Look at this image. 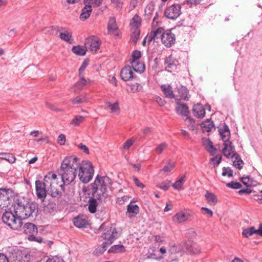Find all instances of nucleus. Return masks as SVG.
Here are the masks:
<instances>
[{
	"instance_id": "1",
	"label": "nucleus",
	"mask_w": 262,
	"mask_h": 262,
	"mask_svg": "<svg viewBox=\"0 0 262 262\" xmlns=\"http://www.w3.org/2000/svg\"><path fill=\"white\" fill-rule=\"evenodd\" d=\"M79 166V160L74 156L67 157L62 162L59 174L64 185H68L75 180L76 172Z\"/></svg>"
},
{
	"instance_id": "2",
	"label": "nucleus",
	"mask_w": 262,
	"mask_h": 262,
	"mask_svg": "<svg viewBox=\"0 0 262 262\" xmlns=\"http://www.w3.org/2000/svg\"><path fill=\"white\" fill-rule=\"evenodd\" d=\"M12 206L14 213L21 221L32 216L33 213L37 210L36 203H29L24 198L15 199Z\"/></svg>"
},
{
	"instance_id": "3",
	"label": "nucleus",
	"mask_w": 262,
	"mask_h": 262,
	"mask_svg": "<svg viewBox=\"0 0 262 262\" xmlns=\"http://www.w3.org/2000/svg\"><path fill=\"white\" fill-rule=\"evenodd\" d=\"M112 185V180L107 176L97 175L93 185L92 190V195L95 194L102 196L104 198L108 196V189Z\"/></svg>"
},
{
	"instance_id": "4",
	"label": "nucleus",
	"mask_w": 262,
	"mask_h": 262,
	"mask_svg": "<svg viewBox=\"0 0 262 262\" xmlns=\"http://www.w3.org/2000/svg\"><path fill=\"white\" fill-rule=\"evenodd\" d=\"M78 176L80 181L84 184L89 183L93 178L94 174V167L92 163L87 160L79 163L78 168Z\"/></svg>"
},
{
	"instance_id": "5",
	"label": "nucleus",
	"mask_w": 262,
	"mask_h": 262,
	"mask_svg": "<svg viewBox=\"0 0 262 262\" xmlns=\"http://www.w3.org/2000/svg\"><path fill=\"white\" fill-rule=\"evenodd\" d=\"M4 223L13 230H18L23 225V222L16 214L11 211H5L2 216Z\"/></svg>"
},
{
	"instance_id": "6",
	"label": "nucleus",
	"mask_w": 262,
	"mask_h": 262,
	"mask_svg": "<svg viewBox=\"0 0 262 262\" xmlns=\"http://www.w3.org/2000/svg\"><path fill=\"white\" fill-rule=\"evenodd\" d=\"M7 252L14 262H28L30 255L25 250H19L16 247H9Z\"/></svg>"
},
{
	"instance_id": "7",
	"label": "nucleus",
	"mask_w": 262,
	"mask_h": 262,
	"mask_svg": "<svg viewBox=\"0 0 262 262\" xmlns=\"http://www.w3.org/2000/svg\"><path fill=\"white\" fill-rule=\"evenodd\" d=\"M181 246L183 250L191 255L198 254L201 251L200 246L191 241L182 242Z\"/></svg>"
},
{
	"instance_id": "8",
	"label": "nucleus",
	"mask_w": 262,
	"mask_h": 262,
	"mask_svg": "<svg viewBox=\"0 0 262 262\" xmlns=\"http://www.w3.org/2000/svg\"><path fill=\"white\" fill-rule=\"evenodd\" d=\"M101 43L99 38L96 36H91L88 37L84 43L86 49L92 52L96 53L99 49Z\"/></svg>"
},
{
	"instance_id": "9",
	"label": "nucleus",
	"mask_w": 262,
	"mask_h": 262,
	"mask_svg": "<svg viewBox=\"0 0 262 262\" xmlns=\"http://www.w3.org/2000/svg\"><path fill=\"white\" fill-rule=\"evenodd\" d=\"M181 13V7L179 4H173L168 7L165 10V16L169 19H174Z\"/></svg>"
},
{
	"instance_id": "10",
	"label": "nucleus",
	"mask_w": 262,
	"mask_h": 262,
	"mask_svg": "<svg viewBox=\"0 0 262 262\" xmlns=\"http://www.w3.org/2000/svg\"><path fill=\"white\" fill-rule=\"evenodd\" d=\"M134 71L131 66H126L122 68L120 72V77L124 81L132 80L136 79L137 76L134 73Z\"/></svg>"
},
{
	"instance_id": "11",
	"label": "nucleus",
	"mask_w": 262,
	"mask_h": 262,
	"mask_svg": "<svg viewBox=\"0 0 262 262\" xmlns=\"http://www.w3.org/2000/svg\"><path fill=\"white\" fill-rule=\"evenodd\" d=\"M175 41V35L172 33L170 30H166L163 34L161 41L167 48L171 47L174 44Z\"/></svg>"
},
{
	"instance_id": "12",
	"label": "nucleus",
	"mask_w": 262,
	"mask_h": 262,
	"mask_svg": "<svg viewBox=\"0 0 262 262\" xmlns=\"http://www.w3.org/2000/svg\"><path fill=\"white\" fill-rule=\"evenodd\" d=\"M102 196L95 194V196L90 197L88 201V209L91 213H94L97 211V208L102 200Z\"/></svg>"
},
{
	"instance_id": "13",
	"label": "nucleus",
	"mask_w": 262,
	"mask_h": 262,
	"mask_svg": "<svg viewBox=\"0 0 262 262\" xmlns=\"http://www.w3.org/2000/svg\"><path fill=\"white\" fill-rule=\"evenodd\" d=\"M10 189L0 188V208L7 207L10 204Z\"/></svg>"
},
{
	"instance_id": "14",
	"label": "nucleus",
	"mask_w": 262,
	"mask_h": 262,
	"mask_svg": "<svg viewBox=\"0 0 262 262\" xmlns=\"http://www.w3.org/2000/svg\"><path fill=\"white\" fill-rule=\"evenodd\" d=\"M35 188L37 198L43 201L47 196V189H48L43 187L42 182L39 180L36 181Z\"/></svg>"
},
{
	"instance_id": "15",
	"label": "nucleus",
	"mask_w": 262,
	"mask_h": 262,
	"mask_svg": "<svg viewBox=\"0 0 262 262\" xmlns=\"http://www.w3.org/2000/svg\"><path fill=\"white\" fill-rule=\"evenodd\" d=\"M118 233L116 229L111 227L110 230H107L103 233V238L106 241L107 245H110L112 244L114 241L118 237Z\"/></svg>"
},
{
	"instance_id": "16",
	"label": "nucleus",
	"mask_w": 262,
	"mask_h": 262,
	"mask_svg": "<svg viewBox=\"0 0 262 262\" xmlns=\"http://www.w3.org/2000/svg\"><path fill=\"white\" fill-rule=\"evenodd\" d=\"M219 132L224 143H232L230 141V132L229 127L226 124H224L222 127L219 128Z\"/></svg>"
},
{
	"instance_id": "17",
	"label": "nucleus",
	"mask_w": 262,
	"mask_h": 262,
	"mask_svg": "<svg viewBox=\"0 0 262 262\" xmlns=\"http://www.w3.org/2000/svg\"><path fill=\"white\" fill-rule=\"evenodd\" d=\"M190 216L189 212L180 211L172 216V221L176 223H181L188 220Z\"/></svg>"
},
{
	"instance_id": "18",
	"label": "nucleus",
	"mask_w": 262,
	"mask_h": 262,
	"mask_svg": "<svg viewBox=\"0 0 262 262\" xmlns=\"http://www.w3.org/2000/svg\"><path fill=\"white\" fill-rule=\"evenodd\" d=\"M254 234H257L262 237V224L259 225V228L256 230L254 227L248 228L243 230L242 235L244 237H248Z\"/></svg>"
},
{
	"instance_id": "19",
	"label": "nucleus",
	"mask_w": 262,
	"mask_h": 262,
	"mask_svg": "<svg viewBox=\"0 0 262 262\" xmlns=\"http://www.w3.org/2000/svg\"><path fill=\"white\" fill-rule=\"evenodd\" d=\"M176 112L182 116H185L186 118H189V110L187 105L184 103H181L179 101L177 102L176 108Z\"/></svg>"
},
{
	"instance_id": "20",
	"label": "nucleus",
	"mask_w": 262,
	"mask_h": 262,
	"mask_svg": "<svg viewBox=\"0 0 262 262\" xmlns=\"http://www.w3.org/2000/svg\"><path fill=\"white\" fill-rule=\"evenodd\" d=\"M79 80L74 84L72 90L74 93L79 92L87 84V80L85 79L81 74H79Z\"/></svg>"
},
{
	"instance_id": "21",
	"label": "nucleus",
	"mask_w": 262,
	"mask_h": 262,
	"mask_svg": "<svg viewBox=\"0 0 262 262\" xmlns=\"http://www.w3.org/2000/svg\"><path fill=\"white\" fill-rule=\"evenodd\" d=\"M192 112L194 116L198 118H202L205 116V110L203 106L200 104H194Z\"/></svg>"
},
{
	"instance_id": "22",
	"label": "nucleus",
	"mask_w": 262,
	"mask_h": 262,
	"mask_svg": "<svg viewBox=\"0 0 262 262\" xmlns=\"http://www.w3.org/2000/svg\"><path fill=\"white\" fill-rule=\"evenodd\" d=\"M223 145L224 147L222 149V152L224 156L227 158H232V156L235 153L234 152L235 148L232 145V143H224Z\"/></svg>"
},
{
	"instance_id": "23",
	"label": "nucleus",
	"mask_w": 262,
	"mask_h": 262,
	"mask_svg": "<svg viewBox=\"0 0 262 262\" xmlns=\"http://www.w3.org/2000/svg\"><path fill=\"white\" fill-rule=\"evenodd\" d=\"M24 232L26 234L30 235L32 234H37L38 229L36 225L34 224L27 223L24 226Z\"/></svg>"
},
{
	"instance_id": "24",
	"label": "nucleus",
	"mask_w": 262,
	"mask_h": 262,
	"mask_svg": "<svg viewBox=\"0 0 262 262\" xmlns=\"http://www.w3.org/2000/svg\"><path fill=\"white\" fill-rule=\"evenodd\" d=\"M73 223L74 225L78 228H85L88 224V221L85 217L81 215L74 218Z\"/></svg>"
},
{
	"instance_id": "25",
	"label": "nucleus",
	"mask_w": 262,
	"mask_h": 262,
	"mask_svg": "<svg viewBox=\"0 0 262 262\" xmlns=\"http://www.w3.org/2000/svg\"><path fill=\"white\" fill-rule=\"evenodd\" d=\"M201 127L203 133H209L213 129H215L213 122L209 119H207L202 122Z\"/></svg>"
},
{
	"instance_id": "26",
	"label": "nucleus",
	"mask_w": 262,
	"mask_h": 262,
	"mask_svg": "<svg viewBox=\"0 0 262 262\" xmlns=\"http://www.w3.org/2000/svg\"><path fill=\"white\" fill-rule=\"evenodd\" d=\"M85 6L81 10V12L80 15V18L81 20H85L87 19L91 15L92 12V8L90 6L86 4H84Z\"/></svg>"
},
{
	"instance_id": "27",
	"label": "nucleus",
	"mask_w": 262,
	"mask_h": 262,
	"mask_svg": "<svg viewBox=\"0 0 262 262\" xmlns=\"http://www.w3.org/2000/svg\"><path fill=\"white\" fill-rule=\"evenodd\" d=\"M161 89L165 97L170 99L174 98L172 88L170 85L163 84L161 86Z\"/></svg>"
},
{
	"instance_id": "28",
	"label": "nucleus",
	"mask_w": 262,
	"mask_h": 262,
	"mask_svg": "<svg viewBox=\"0 0 262 262\" xmlns=\"http://www.w3.org/2000/svg\"><path fill=\"white\" fill-rule=\"evenodd\" d=\"M118 30V27L116 24V18L114 16L109 18L107 24V31L108 33H113Z\"/></svg>"
},
{
	"instance_id": "29",
	"label": "nucleus",
	"mask_w": 262,
	"mask_h": 262,
	"mask_svg": "<svg viewBox=\"0 0 262 262\" xmlns=\"http://www.w3.org/2000/svg\"><path fill=\"white\" fill-rule=\"evenodd\" d=\"M131 64V67L135 72L142 73L145 70V66L142 62L136 60H132Z\"/></svg>"
},
{
	"instance_id": "30",
	"label": "nucleus",
	"mask_w": 262,
	"mask_h": 262,
	"mask_svg": "<svg viewBox=\"0 0 262 262\" xmlns=\"http://www.w3.org/2000/svg\"><path fill=\"white\" fill-rule=\"evenodd\" d=\"M164 32L163 28H158L156 30L151 31V34L148 37V41L151 42L152 40H155L160 37L162 38Z\"/></svg>"
},
{
	"instance_id": "31",
	"label": "nucleus",
	"mask_w": 262,
	"mask_h": 262,
	"mask_svg": "<svg viewBox=\"0 0 262 262\" xmlns=\"http://www.w3.org/2000/svg\"><path fill=\"white\" fill-rule=\"evenodd\" d=\"M59 38L67 42L72 44L74 42V39L72 37V33L69 32L68 30L65 32H61L59 35Z\"/></svg>"
},
{
	"instance_id": "32",
	"label": "nucleus",
	"mask_w": 262,
	"mask_h": 262,
	"mask_svg": "<svg viewBox=\"0 0 262 262\" xmlns=\"http://www.w3.org/2000/svg\"><path fill=\"white\" fill-rule=\"evenodd\" d=\"M203 145L206 150L210 153L211 156H214L217 151V149L215 148L211 141L209 139H206L203 141Z\"/></svg>"
},
{
	"instance_id": "33",
	"label": "nucleus",
	"mask_w": 262,
	"mask_h": 262,
	"mask_svg": "<svg viewBox=\"0 0 262 262\" xmlns=\"http://www.w3.org/2000/svg\"><path fill=\"white\" fill-rule=\"evenodd\" d=\"M205 197L208 204L211 206H214L217 203V196L214 193L209 192L208 191H206Z\"/></svg>"
},
{
	"instance_id": "34",
	"label": "nucleus",
	"mask_w": 262,
	"mask_h": 262,
	"mask_svg": "<svg viewBox=\"0 0 262 262\" xmlns=\"http://www.w3.org/2000/svg\"><path fill=\"white\" fill-rule=\"evenodd\" d=\"M178 62L172 56H169L165 59L164 63L166 68L173 70L176 69Z\"/></svg>"
},
{
	"instance_id": "35",
	"label": "nucleus",
	"mask_w": 262,
	"mask_h": 262,
	"mask_svg": "<svg viewBox=\"0 0 262 262\" xmlns=\"http://www.w3.org/2000/svg\"><path fill=\"white\" fill-rule=\"evenodd\" d=\"M232 158L235 159V160L233 161V166L238 169H241L243 167L244 163L241 159L240 156L237 153L235 152L232 156Z\"/></svg>"
},
{
	"instance_id": "36",
	"label": "nucleus",
	"mask_w": 262,
	"mask_h": 262,
	"mask_svg": "<svg viewBox=\"0 0 262 262\" xmlns=\"http://www.w3.org/2000/svg\"><path fill=\"white\" fill-rule=\"evenodd\" d=\"M125 251V248L122 245H115L112 246L107 252L108 253H122Z\"/></svg>"
},
{
	"instance_id": "37",
	"label": "nucleus",
	"mask_w": 262,
	"mask_h": 262,
	"mask_svg": "<svg viewBox=\"0 0 262 262\" xmlns=\"http://www.w3.org/2000/svg\"><path fill=\"white\" fill-rule=\"evenodd\" d=\"M186 180V177L185 174L179 178L176 182L172 184V187L178 190H180L182 189V186L185 183Z\"/></svg>"
},
{
	"instance_id": "38",
	"label": "nucleus",
	"mask_w": 262,
	"mask_h": 262,
	"mask_svg": "<svg viewBox=\"0 0 262 262\" xmlns=\"http://www.w3.org/2000/svg\"><path fill=\"white\" fill-rule=\"evenodd\" d=\"M0 159L5 160L10 163H14L16 161L15 156L11 153L1 152Z\"/></svg>"
},
{
	"instance_id": "39",
	"label": "nucleus",
	"mask_w": 262,
	"mask_h": 262,
	"mask_svg": "<svg viewBox=\"0 0 262 262\" xmlns=\"http://www.w3.org/2000/svg\"><path fill=\"white\" fill-rule=\"evenodd\" d=\"M87 49L83 46H73L72 48V51L77 55L79 56H83L86 53V51Z\"/></svg>"
},
{
	"instance_id": "40",
	"label": "nucleus",
	"mask_w": 262,
	"mask_h": 262,
	"mask_svg": "<svg viewBox=\"0 0 262 262\" xmlns=\"http://www.w3.org/2000/svg\"><path fill=\"white\" fill-rule=\"evenodd\" d=\"M139 210L137 205L130 203L127 206V212L129 214L136 215L139 213Z\"/></svg>"
},
{
	"instance_id": "41",
	"label": "nucleus",
	"mask_w": 262,
	"mask_h": 262,
	"mask_svg": "<svg viewBox=\"0 0 262 262\" xmlns=\"http://www.w3.org/2000/svg\"><path fill=\"white\" fill-rule=\"evenodd\" d=\"M178 92L181 98V99L184 100H188L189 97L188 95V91L187 89L184 86H181L178 89Z\"/></svg>"
},
{
	"instance_id": "42",
	"label": "nucleus",
	"mask_w": 262,
	"mask_h": 262,
	"mask_svg": "<svg viewBox=\"0 0 262 262\" xmlns=\"http://www.w3.org/2000/svg\"><path fill=\"white\" fill-rule=\"evenodd\" d=\"M106 104L107 106L111 110L112 113H115L117 115L119 114L120 109L118 101H116L113 104L111 103L110 102H107Z\"/></svg>"
},
{
	"instance_id": "43",
	"label": "nucleus",
	"mask_w": 262,
	"mask_h": 262,
	"mask_svg": "<svg viewBox=\"0 0 262 262\" xmlns=\"http://www.w3.org/2000/svg\"><path fill=\"white\" fill-rule=\"evenodd\" d=\"M176 166V163L172 162L171 161H169L166 163L165 165L163 167V168L161 170V171H163L165 173H169L171 172L173 169H174Z\"/></svg>"
},
{
	"instance_id": "44",
	"label": "nucleus",
	"mask_w": 262,
	"mask_h": 262,
	"mask_svg": "<svg viewBox=\"0 0 262 262\" xmlns=\"http://www.w3.org/2000/svg\"><path fill=\"white\" fill-rule=\"evenodd\" d=\"M109 246L106 242L103 243L102 245L98 246L94 251V254L99 256L102 254L106 249V247Z\"/></svg>"
},
{
	"instance_id": "45",
	"label": "nucleus",
	"mask_w": 262,
	"mask_h": 262,
	"mask_svg": "<svg viewBox=\"0 0 262 262\" xmlns=\"http://www.w3.org/2000/svg\"><path fill=\"white\" fill-rule=\"evenodd\" d=\"M142 89V86L138 83H131L128 84L127 90L131 93H135L140 91Z\"/></svg>"
},
{
	"instance_id": "46",
	"label": "nucleus",
	"mask_w": 262,
	"mask_h": 262,
	"mask_svg": "<svg viewBox=\"0 0 262 262\" xmlns=\"http://www.w3.org/2000/svg\"><path fill=\"white\" fill-rule=\"evenodd\" d=\"M102 2V0H84L83 3L86 4L89 6H90L92 8V7H99Z\"/></svg>"
},
{
	"instance_id": "47",
	"label": "nucleus",
	"mask_w": 262,
	"mask_h": 262,
	"mask_svg": "<svg viewBox=\"0 0 262 262\" xmlns=\"http://www.w3.org/2000/svg\"><path fill=\"white\" fill-rule=\"evenodd\" d=\"M84 119V118L83 116L77 115L72 120L70 124L74 126H78L83 121Z\"/></svg>"
},
{
	"instance_id": "48",
	"label": "nucleus",
	"mask_w": 262,
	"mask_h": 262,
	"mask_svg": "<svg viewBox=\"0 0 262 262\" xmlns=\"http://www.w3.org/2000/svg\"><path fill=\"white\" fill-rule=\"evenodd\" d=\"M222 160V157L217 156L214 157L213 158H212L210 160V163L209 164L210 165V166H213V167L217 166L221 162Z\"/></svg>"
},
{
	"instance_id": "49",
	"label": "nucleus",
	"mask_w": 262,
	"mask_h": 262,
	"mask_svg": "<svg viewBox=\"0 0 262 262\" xmlns=\"http://www.w3.org/2000/svg\"><path fill=\"white\" fill-rule=\"evenodd\" d=\"M86 99L85 96L81 95L74 98L72 101V103L73 104H78L84 103L86 102Z\"/></svg>"
},
{
	"instance_id": "50",
	"label": "nucleus",
	"mask_w": 262,
	"mask_h": 262,
	"mask_svg": "<svg viewBox=\"0 0 262 262\" xmlns=\"http://www.w3.org/2000/svg\"><path fill=\"white\" fill-rule=\"evenodd\" d=\"M141 22V18L137 14H136L134 15V16L133 17V18L131 19L130 25L137 28L140 25Z\"/></svg>"
},
{
	"instance_id": "51",
	"label": "nucleus",
	"mask_w": 262,
	"mask_h": 262,
	"mask_svg": "<svg viewBox=\"0 0 262 262\" xmlns=\"http://www.w3.org/2000/svg\"><path fill=\"white\" fill-rule=\"evenodd\" d=\"M140 31L138 28H136L131 34V40L134 43H136L139 39Z\"/></svg>"
},
{
	"instance_id": "52",
	"label": "nucleus",
	"mask_w": 262,
	"mask_h": 262,
	"mask_svg": "<svg viewBox=\"0 0 262 262\" xmlns=\"http://www.w3.org/2000/svg\"><path fill=\"white\" fill-rule=\"evenodd\" d=\"M52 181L50 180V177H47V176L44 177L43 181L42 182V184H43V187H45L48 189L52 188Z\"/></svg>"
},
{
	"instance_id": "53",
	"label": "nucleus",
	"mask_w": 262,
	"mask_h": 262,
	"mask_svg": "<svg viewBox=\"0 0 262 262\" xmlns=\"http://www.w3.org/2000/svg\"><path fill=\"white\" fill-rule=\"evenodd\" d=\"M168 145L166 142H163L157 146L155 151L158 154H161L166 148Z\"/></svg>"
},
{
	"instance_id": "54",
	"label": "nucleus",
	"mask_w": 262,
	"mask_h": 262,
	"mask_svg": "<svg viewBox=\"0 0 262 262\" xmlns=\"http://www.w3.org/2000/svg\"><path fill=\"white\" fill-rule=\"evenodd\" d=\"M170 182L169 181L166 180L162 182L161 183L157 185V187L160 188L161 189H163L165 191L168 190L169 187H170Z\"/></svg>"
},
{
	"instance_id": "55",
	"label": "nucleus",
	"mask_w": 262,
	"mask_h": 262,
	"mask_svg": "<svg viewBox=\"0 0 262 262\" xmlns=\"http://www.w3.org/2000/svg\"><path fill=\"white\" fill-rule=\"evenodd\" d=\"M135 140L132 139H128L123 144L122 149L124 150L128 149L134 144Z\"/></svg>"
},
{
	"instance_id": "56",
	"label": "nucleus",
	"mask_w": 262,
	"mask_h": 262,
	"mask_svg": "<svg viewBox=\"0 0 262 262\" xmlns=\"http://www.w3.org/2000/svg\"><path fill=\"white\" fill-rule=\"evenodd\" d=\"M226 186L232 189H238L242 187V185L241 183L237 182L232 181L230 183H228L226 184Z\"/></svg>"
},
{
	"instance_id": "57",
	"label": "nucleus",
	"mask_w": 262,
	"mask_h": 262,
	"mask_svg": "<svg viewBox=\"0 0 262 262\" xmlns=\"http://www.w3.org/2000/svg\"><path fill=\"white\" fill-rule=\"evenodd\" d=\"M222 174L223 176H228L231 177L233 176V170L230 167H224Z\"/></svg>"
},
{
	"instance_id": "58",
	"label": "nucleus",
	"mask_w": 262,
	"mask_h": 262,
	"mask_svg": "<svg viewBox=\"0 0 262 262\" xmlns=\"http://www.w3.org/2000/svg\"><path fill=\"white\" fill-rule=\"evenodd\" d=\"M201 210L202 211V213L204 215H206V216H207L209 217H210L212 216V215H213V212L210 209H209L208 208H206V207H202L201 208Z\"/></svg>"
},
{
	"instance_id": "59",
	"label": "nucleus",
	"mask_w": 262,
	"mask_h": 262,
	"mask_svg": "<svg viewBox=\"0 0 262 262\" xmlns=\"http://www.w3.org/2000/svg\"><path fill=\"white\" fill-rule=\"evenodd\" d=\"M186 119L188 120V124L187 125L188 129L191 130H194L195 128V122L194 120L192 118H191L189 116V118H186Z\"/></svg>"
},
{
	"instance_id": "60",
	"label": "nucleus",
	"mask_w": 262,
	"mask_h": 262,
	"mask_svg": "<svg viewBox=\"0 0 262 262\" xmlns=\"http://www.w3.org/2000/svg\"><path fill=\"white\" fill-rule=\"evenodd\" d=\"M51 193L52 197L57 198L61 196L62 191L61 190H58L57 189L51 188Z\"/></svg>"
},
{
	"instance_id": "61",
	"label": "nucleus",
	"mask_w": 262,
	"mask_h": 262,
	"mask_svg": "<svg viewBox=\"0 0 262 262\" xmlns=\"http://www.w3.org/2000/svg\"><path fill=\"white\" fill-rule=\"evenodd\" d=\"M46 106L50 109L51 110H52V111H55V112H62L63 111V110L62 109H60V108H57L54 104H51L48 102H46Z\"/></svg>"
},
{
	"instance_id": "62",
	"label": "nucleus",
	"mask_w": 262,
	"mask_h": 262,
	"mask_svg": "<svg viewBox=\"0 0 262 262\" xmlns=\"http://www.w3.org/2000/svg\"><path fill=\"white\" fill-rule=\"evenodd\" d=\"M77 147L79 149L82 150L83 152L86 155L90 154L89 148L85 145H84L82 143H80L77 145Z\"/></svg>"
},
{
	"instance_id": "63",
	"label": "nucleus",
	"mask_w": 262,
	"mask_h": 262,
	"mask_svg": "<svg viewBox=\"0 0 262 262\" xmlns=\"http://www.w3.org/2000/svg\"><path fill=\"white\" fill-rule=\"evenodd\" d=\"M141 52L139 51L136 50L134 51L132 53V60H136L138 61V59L141 57Z\"/></svg>"
},
{
	"instance_id": "64",
	"label": "nucleus",
	"mask_w": 262,
	"mask_h": 262,
	"mask_svg": "<svg viewBox=\"0 0 262 262\" xmlns=\"http://www.w3.org/2000/svg\"><path fill=\"white\" fill-rule=\"evenodd\" d=\"M154 100L160 106H161L164 105L166 103V101L164 99L158 96L155 97Z\"/></svg>"
}]
</instances>
